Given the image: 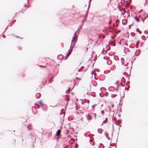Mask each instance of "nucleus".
Returning a JSON list of instances; mask_svg holds the SVG:
<instances>
[{"label":"nucleus","instance_id":"f257e3e1","mask_svg":"<svg viewBox=\"0 0 148 148\" xmlns=\"http://www.w3.org/2000/svg\"><path fill=\"white\" fill-rule=\"evenodd\" d=\"M82 104L83 105V107L84 108H88V107L89 103H84L82 102Z\"/></svg>","mask_w":148,"mask_h":148},{"label":"nucleus","instance_id":"f03ea898","mask_svg":"<svg viewBox=\"0 0 148 148\" xmlns=\"http://www.w3.org/2000/svg\"><path fill=\"white\" fill-rule=\"evenodd\" d=\"M77 38V35L76 32H75L73 36V40L72 41V42L73 41H77V39L76 40V39Z\"/></svg>","mask_w":148,"mask_h":148},{"label":"nucleus","instance_id":"7ed1b4c3","mask_svg":"<svg viewBox=\"0 0 148 148\" xmlns=\"http://www.w3.org/2000/svg\"><path fill=\"white\" fill-rule=\"evenodd\" d=\"M78 114V115H82V114H84V112H81L80 111H78L76 112Z\"/></svg>","mask_w":148,"mask_h":148},{"label":"nucleus","instance_id":"20e7f679","mask_svg":"<svg viewBox=\"0 0 148 148\" xmlns=\"http://www.w3.org/2000/svg\"><path fill=\"white\" fill-rule=\"evenodd\" d=\"M61 133V130L60 129L58 130L56 133V135L57 136H59L60 135Z\"/></svg>","mask_w":148,"mask_h":148},{"label":"nucleus","instance_id":"39448f33","mask_svg":"<svg viewBox=\"0 0 148 148\" xmlns=\"http://www.w3.org/2000/svg\"><path fill=\"white\" fill-rule=\"evenodd\" d=\"M87 119L89 120H90L92 119V116L88 114L87 116Z\"/></svg>","mask_w":148,"mask_h":148},{"label":"nucleus","instance_id":"423d86ee","mask_svg":"<svg viewBox=\"0 0 148 148\" xmlns=\"http://www.w3.org/2000/svg\"><path fill=\"white\" fill-rule=\"evenodd\" d=\"M127 60H126L125 61L124 60V65L125 66H128V62H127Z\"/></svg>","mask_w":148,"mask_h":148},{"label":"nucleus","instance_id":"0eeeda50","mask_svg":"<svg viewBox=\"0 0 148 148\" xmlns=\"http://www.w3.org/2000/svg\"><path fill=\"white\" fill-rule=\"evenodd\" d=\"M134 18L136 20V21L138 22H139V19L137 18L136 17H134Z\"/></svg>","mask_w":148,"mask_h":148},{"label":"nucleus","instance_id":"6e6552de","mask_svg":"<svg viewBox=\"0 0 148 148\" xmlns=\"http://www.w3.org/2000/svg\"><path fill=\"white\" fill-rule=\"evenodd\" d=\"M39 103L41 104V105H43V102L42 101H40L39 102Z\"/></svg>","mask_w":148,"mask_h":148},{"label":"nucleus","instance_id":"1a4fd4ad","mask_svg":"<svg viewBox=\"0 0 148 148\" xmlns=\"http://www.w3.org/2000/svg\"><path fill=\"white\" fill-rule=\"evenodd\" d=\"M72 51V49H71L70 51H69V52L68 53L69 54H70L71 53V52Z\"/></svg>","mask_w":148,"mask_h":148},{"label":"nucleus","instance_id":"9d476101","mask_svg":"<svg viewBox=\"0 0 148 148\" xmlns=\"http://www.w3.org/2000/svg\"><path fill=\"white\" fill-rule=\"evenodd\" d=\"M69 55H70V54H69V53H68L67 54V55L66 56V59H67L68 58V57L69 56Z\"/></svg>","mask_w":148,"mask_h":148},{"label":"nucleus","instance_id":"9b49d317","mask_svg":"<svg viewBox=\"0 0 148 148\" xmlns=\"http://www.w3.org/2000/svg\"><path fill=\"white\" fill-rule=\"evenodd\" d=\"M101 112L102 114L103 115L104 113V111L103 110H102L101 111Z\"/></svg>","mask_w":148,"mask_h":148},{"label":"nucleus","instance_id":"f8f14e48","mask_svg":"<svg viewBox=\"0 0 148 148\" xmlns=\"http://www.w3.org/2000/svg\"><path fill=\"white\" fill-rule=\"evenodd\" d=\"M96 106V105H94L92 106V108H94L95 107V106Z\"/></svg>","mask_w":148,"mask_h":148},{"label":"nucleus","instance_id":"ddd939ff","mask_svg":"<svg viewBox=\"0 0 148 148\" xmlns=\"http://www.w3.org/2000/svg\"><path fill=\"white\" fill-rule=\"evenodd\" d=\"M93 114L95 116V117H96V114H95L93 113Z\"/></svg>","mask_w":148,"mask_h":148},{"label":"nucleus","instance_id":"4468645a","mask_svg":"<svg viewBox=\"0 0 148 148\" xmlns=\"http://www.w3.org/2000/svg\"><path fill=\"white\" fill-rule=\"evenodd\" d=\"M70 88H69V89L66 92H68L69 91V90H70Z\"/></svg>","mask_w":148,"mask_h":148},{"label":"nucleus","instance_id":"2eb2a0df","mask_svg":"<svg viewBox=\"0 0 148 148\" xmlns=\"http://www.w3.org/2000/svg\"><path fill=\"white\" fill-rule=\"evenodd\" d=\"M103 123H106V121H103Z\"/></svg>","mask_w":148,"mask_h":148},{"label":"nucleus","instance_id":"dca6fc26","mask_svg":"<svg viewBox=\"0 0 148 148\" xmlns=\"http://www.w3.org/2000/svg\"><path fill=\"white\" fill-rule=\"evenodd\" d=\"M83 118L82 117V118H81V120L82 121L83 120Z\"/></svg>","mask_w":148,"mask_h":148}]
</instances>
